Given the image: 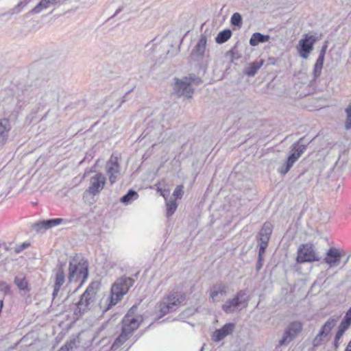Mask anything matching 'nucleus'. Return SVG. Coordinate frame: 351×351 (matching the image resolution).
I'll return each instance as SVG.
<instances>
[{"label":"nucleus","instance_id":"45","mask_svg":"<svg viewBox=\"0 0 351 351\" xmlns=\"http://www.w3.org/2000/svg\"><path fill=\"white\" fill-rule=\"evenodd\" d=\"M21 3H18V5L12 10H10V14H14L19 12V8L21 6Z\"/></svg>","mask_w":351,"mask_h":351},{"label":"nucleus","instance_id":"35","mask_svg":"<svg viewBox=\"0 0 351 351\" xmlns=\"http://www.w3.org/2000/svg\"><path fill=\"white\" fill-rule=\"evenodd\" d=\"M45 221H46L45 223H47V228H48V229H49L52 227L57 226L60 225L63 221V219L61 218H56V219H47Z\"/></svg>","mask_w":351,"mask_h":351},{"label":"nucleus","instance_id":"49","mask_svg":"<svg viewBox=\"0 0 351 351\" xmlns=\"http://www.w3.org/2000/svg\"><path fill=\"white\" fill-rule=\"evenodd\" d=\"M345 351H351V343L349 342L348 344L347 345L346 349H345Z\"/></svg>","mask_w":351,"mask_h":351},{"label":"nucleus","instance_id":"9","mask_svg":"<svg viewBox=\"0 0 351 351\" xmlns=\"http://www.w3.org/2000/svg\"><path fill=\"white\" fill-rule=\"evenodd\" d=\"M320 257L312 243L302 244L299 247L296 258L298 263L314 262L318 261Z\"/></svg>","mask_w":351,"mask_h":351},{"label":"nucleus","instance_id":"12","mask_svg":"<svg viewBox=\"0 0 351 351\" xmlns=\"http://www.w3.org/2000/svg\"><path fill=\"white\" fill-rule=\"evenodd\" d=\"M51 279L53 282V292H52V302H56V298L58 295L61 287L65 282L66 277L65 272L63 269L62 265L58 268L53 271Z\"/></svg>","mask_w":351,"mask_h":351},{"label":"nucleus","instance_id":"51","mask_svg":"<svg viewBox=\"0 0 351 351\" xmlns=\"http://www.w3.org/2000/svg\"><path fill=\"white\" fill-rule=\"evenodd\" d=\"M3 306V300H0V312L1 311Z\"/></svg>","mask_w":351,"mask_h":351},{"label":"nucleus","instance_id":"50","mask_svg":"<svg viewBox=\"0 0 351 351\" xmlns=\"http://www.w3.org/2000/svg\"><path fill=\"white\" fill-rule=\"evenodd\" d=\"M29 24H30V23H23V25H25L23 26V28H25V29H29V25H29Z\"/></svg>","mask_w":351,"mask_h":351},{"label":"nucleus","instance_id":"25","mask_svg":"<svg viewBox=\"0 0 351 351\" xmlns=\"http://www.w3.org/2000/svg\"><path fill=\"white\" fill-rule=\"evenodd\" d=\"M130 336L121 330V334L116 338L111 346L112 350H116L129 339Z\"/></svg>","mask_w":351,"mask_h":351},{"label":"nucleus","instance_id":"19","mask_svg":"<svg viewBox=\"0 0 351 351\" xmlns=\"http://www.w3.org/2000/svg\"><path fill=\"white\" fill-rule=\"evenodd\" d=\"M234 328V324L232 323L226 324L223 327L216 330L213 335L212 339L215 342H219L223 339L226 337L230 335Z\"/></svg>","mask_w":351,"mask_h":351},{"label":"nucleus","instance_id":"47","mask_svg":"<svg viewBox=\"0 0 351 351\" xmlns=\"http://www.w3.org/2000/svg\"><path fill=\"white\" fill-rule=\"evenodd\" d=\"M346 318H348V320L351 322V307L346 312L345 316Z\"/></svg>","mask_w":351,"mask_h":351},{"label":"nucleus","instance_id":"15","mask_svg":"<svg viewBox=\"0 0 351 351\" xmlns=\"http://www.w3.org/2000/svg\"><path fill=\"white\" fill-rule=\"evenodd\" d=\"M341 257L342 252L335 247H331L327 250L323 262L330 268L337 267L341 263Z\"/></svg>","mask_w":351,"mask_h":351},{"label":"nucleus","instance_id":"55","mask_svg":"<svg viewBox=\"0 0 351 351\" xmlns=\"http://www.w3.org/2000/svg\"><path fill=\"white\" fill-rule=\"evenodd\" d=\"M348 260H349V256L346 259H345L344 265L348 263Z\"/></svg>","mask_w":351,"mask_h":351},{"label":"nucleus","instance_id":"53","mask_svg":"<svg viewBox=\"0 0 351 351\" xmlns=\"http://www.w3.org/2000/svg\"><path fill=\"white\" fill-rule=\"evenodd\" d=\"M126 96H127V95H125V96H123V100H122V102H121V103L125 102V101H126Z\"/></svg>","mask_w":351,"mask_h":351},{"label":"nucleus","instance_id":"56","mask_svg":"<svg viewBox=\"0 0 351 351\" xmlns=\"http://www.w3.org/2000/svg\"><path fill=\"white\" fill-rule=\"evenodd\" d=\"M138 274H139V272L136 273V274H135V275H134V276H135L136 278H137V277H138Z\"/></svg>","mask_w":351,"mask_h":351},{"label":"nucleus","instance_id":"7","mask_svg":"<svg viewBox=\"0 0 351 351\" xmlns=\"http://www.w3.org/2000/svg\"><path fill=\"white\" fill-rule=\"evenodd\" d=\"M246 294L245 290H240L233 298L225 302L222 309L227 313H232L246 307L249 300Z\"/></svg>","mask_w":351,"mask_h":351},{"label":"nucleus","instance_id":"37","mask_svg":"<svg viewBox=\"0 0 351 351\" xmlns=\"http://www.w3.org/2000/svg\"><path fill=\"white\" fill-rule=\"evenodd\" d=\"M182 189L183 186L182 185L177 186L173 193V196L176 199H181L183 195Z\"/></svg>","mask_w":351,"mask_h":351},{"label":"nucleus","instance_id":"17","mask_svg":"<svg viewBox=\"0 0 351 351\" xmlns=\"http://www.w3.org/2000/svg\"><path fill=\"white\" fill-rule=\"evenodd\" d=\"M66 1L67 0H40L30 12L32 14H39L43 10L51 7H58L64 4Z\"/></svg>","mask_w":351,"mask_h":351},{"label":"nucleus","instance_id":"54","mask_svg":"<svg viewBox=\"0 0 351 351\" xmlns=\"http://www.w3.org/2000/svg\"><path fill=\"white\" fill-rule=\"evenodd\" d=\"M234 25H237V27H241V25L242 23H233Z\"/></svg>","mask_w":351,"mask_h":351},{"label":"nucleus","instance_id":"28","mask_svg":"<svg viewBox=\"0 0 351 351\" xmlns=\"http://www.w3.org/2000/svg\"><path fill=\"white\" fill-rule=\"evenodd\" d=\"M259 236V252H265V250L268 246V242L269 241L270 237L258 234Z\"/></svg>","mask_w":351,"mask_h":351},{"label":"nucleus","instance_id":"11","mask_svg":"<svg viewBox=\"0 0 351 351\" xmlns=\"http://www.w3.org/2000/svg\"><path fill=\"white\" fill-rule=\"evenodd\" d=\"M105 169L108 176L109 182L112 185L117 181L121 172L118 158L112 154L107 161Z\"/></svg>","mask_w":351,"mask_h":351},{"label":"nucleus","instance_id":"39","mask_svg":"<svg viewBox=\"0 0 351 351\" xmlns=\"http://www.w3.org/2000/svg\"><path fill=\"white\" fill-rule=\"evenodd\" d=\"M265 252H258V261L256 264V270L259 271L263 267V255Z\"/></svg>","mask_w":351,"mask_h":351},{"label":"nucleus","instance_id":"22","mask_svg":"<svg viewBox=\"0 0 351 351\" xmlns=\"http://www.w3.org/2000/svg\"><path fill=\"white\" fill-rule=\"evenodd\" d=\"M269 40V35H265L259 32H256L252 34L250 39V44L252 46H256L259 43H265L268 42Z\"/></svg>","mask_w":351,"mask_h":351},{"label":"nucleus","instance_id":"8","mask_svg":"<svg viewBox=\"0 0 351 351\" xmlns=\"http://www.w3.org/2000/svg\"><path fill=\"white\" fill-rule=\"evenodd\" d=\"M302 329L303 324L300 321L291 322L285 329L278 346L288 345L301 333Z\"/></svg>","mask_w":351,"mask_h":351},{"label":"nucleus","instance_id":"46","mask_svg":"<svg viewBox=\"0 0 351 351\" xmlns=\"http://www.w3.org/2000/svg\"><path fill=\"white\" fill-rule=\"evenodd\" d=\"M124 8H124L123 6H121V7L118 8L116 10V11H115V12H114V15H113L112 16H117L118 14H119L120 12H121L122 11H123V10H124Z\"/></svg>","mask_w":351,"mask_h":351},{"label":"nucleus","instance_id":"24","mask_svg":"<svg viewBox=\"0 0 351 351\" xmlns=\"http://www.w3.org/2000/svg\"><path fill=\"white\" fill-rule=\"evenodd\" d=\"M263 60L250 63L249 67L245 70V74L248 76H254L263 66Z\"/></svg>","mask_w":351,"mask_h":351},{"label":"nucleus","instance_id":"31","mask_svg":"<svg viewBox=\"0 0 351 351\" xmlns=\"http://www.w3.org/2000/svg\"><path fill=\"white\" fill-rule=\"evenodd\" d=\"M346 114V120L345 122V128L346 130L351 129V103H350L348 107L345 110Z\"/></svg>","mask_w":351,"mask_h":351},{"label":"nucleus","instance_id":"23","mask_svg":"<svg viewBox=\"0 0 351 351\" xmlns=\"http://www.w3.org/2000/svg\"><path fill=\"white\" fill-rule=\"evenodd\" d=\"M14 282L19 290L25 292L29 291L28 282L25 277L17 276L14 278Z\"/></svg>","mask_w":351,"mask_h":351},{"label":"nucleus","instance_id":"14","mask_svg":"<svg viewBox=\"0 0 351 351\" xmlns=\"http://www.w3.org/2000/svg\"><path fill=\"white\" fill-rule=\"evenodd\" d=\"M173 90L178 97H184L185 98H191L193 94V89L189 84L188 78L183 80H176Z\"/></svg>","mask_w":351,"mask_h":351},{"label":"nucleus","instance_id":"48","mask_svg":"<svg viewBox=\"0 0 351 351\" xmlns=\"http://www.w3.org/2000/svg\"><path fill=\"white\" fill-rule=\"evenodd\" d=\"M168 193H169V191H161V195L164 197V198L166 199L167 197L166 196L168 195Z\"/></svg>","mask_w":351,"mask_h":351},{"label":"nucleus","instance_id":"4","mask_svg":"<svg viewBox=\"0 0 351 351\" xmlns=\"http://www.w3.org/2000/svg\"><path fill=\"white\" fill-rule=\"evenodd\" d=\"M310 142H304V137H302L291 145L289 156L277 169L280 175L285 176L289 171L295 162L305 152Z\"/></svg>","mask_w":351,"mask_h":351},{"label":"nucleus","instance_id":"5","mask_svg":"<svg viewBox=\"0 0 351 351\" xmlns=\"http://www.w3.org/2000/svg\"><path fill=\"white\" fill-rule=\"evenodd\" d=\"M88 276V262L77 256L69 261L68 280L69 282L78 281L82 278L80 285L87 280Z\"/></svg>","mask_w":351,"mask_h":351},{"label":"nucleus","instance_id":"18","mask_svg":"<svg viewBox=\"0 0 351 351\" xmlns=\"http://www.w3.org/2000/svg\"><path fill=\"white\" fill-rule=\"evenodd\" d=\"M206 37L202 35L194 49L192 50L191 57L193 59L199 61L203 58L206 51Z\"/></svg>","mask_w":351,"mask_h":351},{"label":"nucleus","instance_id":"20","mask_svg":"<svg viewBox=\"0 0 351 351\" xmlns=\"http://www.w3.org/2000/svg\"><path fill=\"white\" fill-rule=\"evenodd\" d=\"M227 293V285L219 282L215 285L210 289V297L213 302H219Z\"/></svg>","mask_w":351,"mask_h":351},{"label":"nucleus","instance_id":"44","mask_svg":"<svg viewBox=\"0 0 351 351\" xmlns=\"http://www.w3.org/2000/svg\"><path fill=\"white\" fill-rule=\"evenodd\" d=\"M327 47H328V42L326 41L324 45H323L322 49H321V51L319 53L321 54H326V49H327Z\"/></svg>","mask_w":351,"mask_h":351},{"label":"nucleus","instance_id":"13","mask_svg":"<svg viewBox=\"0 0 351 351\" xmlns=\"http://www.w3.org/2000/svg\"><path fill=\"white\" fill-rule=\"evenodd\" d=\"M132 308L125 315L122 320L121 330L129 336H132L134 330H136L140 325V319L132 315L131 312Z\"/></svg>","mask_w":351,"mask_h":351},{"label":"nucleus","instance_id":"3","mask_svg":"<svg viewBox=\"0 0 351 351\" xmlns=\"http://www.w3.org/2000/svg\"><path fill=\"white\" fill-rule=\"evenodd\" d=\"M186 295L182 291L173 290L166 295L158 304L159 318L175 311L183 303Z\"/></svg>","mask_w":351,"mask_h":351},{"label":"nucleus","instance_id":"21","mask_svg":"<svg viewBox=\"0 0 351 351\" xmlns=\"http://www.w3.org/2000/svg\"><path fill=\"white\" fill-rule=\"evenodd\" d=\"M11 125L8 119H0V144H4L8 139Z\"/></svg>","mask_w":351,"mask_h":351},{"label":"nucleus","instance_id":"36","mask_svg":"<svg viewBox=\"0 0 351 351\" xmlns=\"http://www.w3.org/2000/svg\"><path fill=\"white\" fill-rule=\"evenodd\" d=\"M0 291L5 294H11L10 286L5 281H0Z\"/></svg>","mask_w":351,"mask_h":351},{"label":"nucleus","instance_id":"52","mask_svg":"<svg viewBox=\"0 0 351 351\" xmlns=\"http://www.w3.org/2000/svg\"><path fill=\"white\" fill-rule=\"evenodd\" d=\"M59 351H68V348L66 347H62Z\"/></svg>","mask_w":351,"mask_h":351},{"label":"nucleus","instance_id":"33","mask_svg":"<svg viewBox=\"0 0 351 351\" xmlns=\"http://www.w3.org/2000/svg\"><path fill=\"white\" fill-rule=\"evenodd\" d=\"M46 223L45 220L39 221L38 223H34L32 225V228L37 232L45 231L48 229V228H47V223Z\"/></svg>","mask_w":351,"mask_h":351},{"label":"nucleus","instance_id":"38","mask_svg":"<svg viewBox=\"0 0 351 351\" xmlns=\"http://www.w3.org/2000/svg\"><path fill=\"white\" fill-rule=\"evenodd\" d=\"M187 78L190 85L191 84H198L202 81L199 77H197L195 75H190L189 77Z\"/></svg>","mask_w":351,"mask_h":351},{"label":"nucleus","instance_id":"10","mask_svg":"<svg viewBox=\"0 0 351 351\" xmlns=\"http://www.w3.org/2000/svg\"><path fill=\"white\" fill-rule=\"evenodd\" d=\"M106 183V178L105 176L101 173H97L90 177L89 186L86 191L93 196L97 195L104 189Z\"/></svg>","mask_w":351,"mask_h":351},{"label":"nucleus","instance_id":"30","mask_svg":"<svg viewBox=\"0 0 351 351\" xmlns=\"http://www.w3.org/2000/svg\"><path fill=\"white\" fill-rule=\"evenodd\" d=\"M272 233V226L270 223H265L258 234L271 237Z\"/></svg>","mask_w":351,"mask_h":351},{"label":"nucleus","instance_id":"42","mask_svg":"<svg viewBox=\"0 0 351 351\" xmlns=\"http://www.w3.org/2000/svg\"><path fill=\"white\" fill-rule=\"evenodd\" d=\"M343 334H344L343 332L339 331V330H337L335 337V341H334V345L336 348L338 347V346H339L338 341L341 339V337L343 336Z\"/></svg>","mask_w":351,"mask_h":351},{"label":"nucleus","instance_id":"40","mask_svg":"<svg viewBox=\"0 0 351 351\" xmlns=\"http://www.w3.org/2000/svg\"><path fill=\"white\" fill-rule=\"evenodd\" d=\"M230 22L231 23H239L242 22V16L239 12H235L232 14Z\"/></svg>","mask_w":351,"mask_h":351},{"label":"nucleus","instance_id":"41","mask_svg":"<svg viewBox=\"0 0 351 351\" xmlns=\"http://www.w3.org/2000/svg\"><path fill=\"white\" fill-rule=\"evenodd\" d=\"M30 245V243L29 242H23L21 245H19L18 247H16L14 250L16 253H19L25 248L28 247Z\"/></svg>","mask_w":351,"mask_h":351},{"label":"nucleus","instance_id":"16","mask_svg":"<svg viewBox=\"0 0 351 351\" xmlns=\"http://www.w3.org/2000/svg\"><path fill=\"white\" fill-rule=\"evenodd\" d=\"M336 322L337 319L332 317L329 318L326 322V323L324 324V326L319 330V333L315 336V337L313 340L312 343L313 347H318L322 344L323 341L322 337H326L329 334L330 330L335 326Z\"/></svg>","mask_w":351,"mask_h":351},{"label":"nucleus","instance_id":"1","mask_svg":"<svg viewBox=\"0 0 351 351\" xmlns=\"http://www.w3.org/2000/svg\"><path fill=\"white\" fill-rule=\"evenodd\" d=\"M134 283V280L132 278L125 276L119 278L112 285L110 295L101 302V307L104 311H107L120 301Z\"/></svg>","mask_w":351,"mask_h":351},{"label":"nucleus","instance_id":"34","mask_svg":"<svg viewBox=\"0 0 351 351\" xmlns=\"http://www.w3.org/2000/svg\"><path fill=\"white\" fill-rule=\"evenodd\" d=\"M322 68H323L322 64L318 63L317 62H315V64L314 65L313 71L314 80H316L317 78H318L320 76V75L322 73Z\"/></svg>","mask_w":351,"mask_h":351},{"label":"nucleus","instance_id":"27","mask_svg":"<svg viewBox=\"0 0 351 351\" xmlns=\"http://www.w3.org/2000/svg\"><path fill=\"white\" fill-rule=\"evenodd\" d=\"M231 36L232 31L230 29H224L217 34L215 41L219 44L224 43L230 38Z\"/></svg>","mask_w":351,"mask_h":351},{"label":"nucleus","instance_id":"43","mask_svg":"<svg viewBox=\"0 0 351 351\" xmlns=\"http://www.w3.org/2000/svg\"><path fill=\"white\" fill-rule=\"evenodd\" d=\"M324 57H325L324 54L319 53V55L318 56V58L317 59L316 62H318V63H321V64H324Z\"/></svg>","mask_w":351,"mask_h":351},{"label":"nucleus","instance_id":"2","mask_svg":"<svg viewBox=\"0 0 351 351\" xmlns=\"http://www.w3.org/2000/svg\"><path fill=\"white\" fill-rule=\"evenodd\" d=\"M99 287L100 283L98 281H93L87 287L76 304L77 307L74 311L75 316L81 317L94 305Z\"/></svg>","mask_w":351,"mask_h":351},{"label":"nucleus","instance_id":"6","mask_svg":"<svg viewBox=\"0 0 351 351\" xmlns=\"http://www.w3.org/2000/svg\"><path fill=\"white\" fill-rule=\"evenodd\" d=\"M321 38V35L315 32L304 34L299 40L297 50L300 57L308 59L309 54L313 50L314 45Z\"/></svg>","mask_w":351,"mask_h":351},{"label":"nucleus","instance_id":"26","mask_svg":"<svg viewBox=\"0 0 351 351\" xmlns=\"http://www.w3.org/2000/svg\"><path fill=\"white\" fill-rule=\"evenodd\" d=\"M138 195L134 190L130 189L128 192L124 195L121 199L120 202L124 204H129L132 201L138 199Z\"/></svg>","mask_w":351,"mask_h":351},{"label":"nucleus","instance_id":"29","mask_svg":"<svg viewBox=\"0 0 351 351\" xmlns=\"http://www.w3.org/2000/svg\"><path fill=\"white\" fill-rule=\"evenodd\" d=\"M167 206V215L171 216L177 209L178 205L175 200H169L166 203Z\"/></svg>","mask_w":351,"mask_h":351},{"label":"nucleus","instance_id":"32","mask_svg":"<svg viewBox=\"0 0 351 351\" xmlns=\"http://www.w3.org/2000/svg\"><path fill=\"white\" fill-rule=\"evenodd\" d=\"M351 325V322L348 320V318L343 317L341 322L340 323L338 330L342 332H345Z\"/></svg>","mask_w":351,"mask_h":351}]
</instances>
